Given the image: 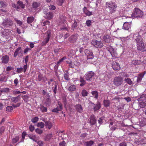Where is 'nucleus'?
<instances>
[{"instance_id": "nucleus-1", "label": "nucleus", "mask_w": 146, "mask_h": 146, "mask_svg": "<svg viewBox=\"0 0 146 146\" xmlns=\"http://www.w3.org/2000/svg\"><path fill=\"white\" fill-rule=\"evenodd\" d=\"M133 38L137 42L138 50L142 52L146 51V46L144 45L142 38L138 33L134 34L133 36Z\"/></svg>"}, {"instance_id": "nucleus-2", "label": "nucleus", "mask_w": 146, "mask_h": 146, "mask_svg": "<svg viewBox=\"0 0 146 146\" xmlns=\"http://www.w3.org/2000/svg\"><path fill=\"white\" fill-rule=\"evenodd\" d=\"M139 105L141 108H143L146 105V94H143L141 95L138 99Z\"/></svg>"}, {"instance_id": "nucleus-3", "label": "nucleus", "mask_w": 146, "mask_h": 146, "mask_svg": "<svg viewBox=\"0 0 146 146\" xmlns=\"http://www.w3.org/2000/svg\"><path fill=\"white\" fill-rule=\"evenodd\" d=\"M143 15V13L140 9L138 8H135L133 12L131 15V17L132 18L141 17Z\"/></svg>"}, {"instance_id": "nucleus-4", "label": "nucleus", "mask_w": 146, "mask_h": 146, "mask_svg": "<svg viewBox=\"0 0 146 146\" xmlns=\"http://www.w3.org/2000/svg\"><path fill=\"white\" fill-rule=\"evenodd\" d=\"M96 76L95 74L92 71H90L85 74V78L87 81H93Z\"/></svg>"}, {"instance_id": "nucleus-5", "label": "nucleus", "mask_w": 146, "mask_h": 146, "mask_svg": "<svg viewBox=\"0 0 146 146\" xmlns=\"http://www.w3.org/2000/svg\"><path fill=\"white\" fill-rule=\"evenodd\" d=\"M13 21L10 18H8L3 20L2 25L6 27L11 26L13 25Z\"/></svg>"}, {"instance_id": "nucleus-6", "label": "nucleus", "mask_w": 146, "mask_h": 146, "mask_svg": "<svg viewBox=\"0 0 146 146\" xmlns=\"http://www.w3.org/2000/svg\"><path fill=\"white\" fill-rule=\"evenodd\" d=\"M106 3L111 13H112L115 11L117 6L114 3L111 2L109 3Z\"/></svg>"}, {"instance_id": "nucleus-7", "label": "nucleus", "mask_w": 146, "mask_h": 146, "mask_svg": "<svg viewBox=\"0 0 146 146\" xmlns=\"http://www.w3.org/2000/svg\"><path fill=\"white\" fill-rule=\"evenodd\" d=\"M123 82V79L120 77H116L114 78L113 82L114 85L118 86L120 85Z\"/></svg>"}, {"instance_id": "nucleus-8", "label": "nucleus", "mask_w": 146, "mask_h": 146, "mask_svg": "<svg viewBox=\"0 0 146 146\" xmlns=\"http://www.w3.org/2000/svg\"><path fill=\"white\" fill-rule=\"evenodd\" d=\"M46 38L43 40L42 43L43 45H45L48 42L51 36V32L50 31H48L46 33Z\"/></svg>"}, {"instance_id": "nucleus-9", "label": "nucleus", "mask_w": 146, "mask_h": 146, "mask_svg": "<svg viewBox=\"0 0 146 146\" xmlns=\"http://www.w3.org/2000/svg\"><path fill=\"white\" fill-rule=\"evenodd\" d=\"M92 44L96 48H101L103 46V43L100 41L93 40L91 42Z\"/></svg>"}, {"instance_id": "nucleus-10", "label": "nucleus", "mask_w": 146, "mask_h": 146, "mask_svg": "<svg viewBox=\"0 0 146 146\" xmlns=\"http://www.w3.org/2000/svg\"><path fill=\"white\" fill-rule=\"evenodd\" d=\"M112 66L113 70H118L120 68L119 64L116 62H112Z\"/></svg>"}, {"instance_id": "nucleus-11", "label": "nucleus", "mask_w": 146, "mask_h": 146, "mask_svg": "<svg viewBox=\"0 0 146 146\" xmlns=\"http://www.w3.org/2000/svg\"><path fill=\"white\" fill-rule=\"evenodd\" d=\"M85 53L87 56L88 59H92L94 58L92 52L88 50H85Z\"/></svg>"}, {"instance_id": "nucleus-12", "label": "nucleus", "mask_w": 146, "mask_h": 146, "mask_svg": "<svg viewBox=\"0 0 146 146\" xmlns=\"http://www.w3.org/2000/svg\"><path fill=\"white\" fill-rule=\"evenodd\" d=\"M22 50L21 47H19L17 48L15 50L14 54V56L16 57L17 55H19L20 54H22Z\"/></svg>"}, {"instance_id": "nucleus-13", "label": "nucleus", "mask_w": 146, "mask_h": 146, "mask_svg": "<svg viewBox=\"0 0 146 146\" xmlns=\"http://www.w3.org/2000/svg\"><path fill=\"white\" fill-rule=\"evenodd\" d=\"M9 58L8 56L6 55L1 58V62L3 64H7L9 62Z\"/></svg>"}, {"instance_id": "nucleus-14", "label": "nucleus", "mask_w": 146, "mask_h": 146, "mask_svg": "<svg viewBox=\"0 0 146 146\" xmlns=\"http://www.w3.org/2000/svg\"><path fill=\"white\" fill-rule=\"evenodd\" d=\"M58 105L59 106H57L56 108L53 109L52 111L53 112H57L59 111H61L62 109V105L58 102Z\"/></svg>"}, {"instance_id": "nucleus-15", "label": "nucleus", "mask_w": 146, "mask_h": 146, "mask_svg": "<svg viewBox=\"0 0 146 146\" xmlns=\"http://www.w3.org/2000/svg\"><path fill=\"white\" fill-rule=\"evenodd\" d=\"M107 49L110 52L112 56H113V53H114L115 55H117V53L114 52V49L111 46H108L107 47Z\"/></svg>"}, {"instance_id": "nucleus-16", "label": "nucleus", "mask_w": 146, "mask_h": 146, "mask_svg": "<svg viewBox=\"0 0 146 146\" xmlns=\"http://www.w3.org/2000/svg\"><path fill=\"white\" fill-rule=\"evenodd\" d=\"M92 104L94 106V110L95 111H96L98 110L101 108L100 103L99 101L98 102L96 105H95L92 103Z\"/></svg>"}, {"instance_id": "nucleus-17", "label": "nucleus", "mask_w": 146, "mask_h": 146, "mask_svg": "<svg viewBox=\"0 0 146 146\" xmlns=\"http://www.w3.org/2000/svg\"><path fill=\"white\" fill-rule=\"evenodd\" d=\"M146 74V72L144 71L143 73H142L139 74L137 77V82H140L143 77L144 75Z\"/></svg>"}, {"instance_id": "nucleus-18", "label": "nucleus", "mask_w": 146, "mask_h": 146, "mask_svg": "<svg viewBox=\"0 0 146 146\" xmlns=\"http://www.w3.org/2000/svg\"><path fill=\"white\" fill-rule=\"evenodd\" d=\"M46 16H45V17L48 19H51L53 17V14L52 12H48L46 13H44Z\"/></svg>"}, {"instance_id": "nucleus-19", "label": "nucleus", "mask_w": 146, "mask_h": 146, "mask_svg": "<svg viewBox=\"0 0 146 146\" xmlns=\"http://www.w3.org/2000/svg\"><path fill=\"white\" fill-rule=\"evenodd\" d=\"M83 11L84 13L87 16H90L92 15V12L88 10L86 7H84Z\"/></svg>"}, {"instance_id": "nucleus-20", "label": "nucleus", "mask_w": 146, "mask_h": 146, "mask_svg": "<svg viewBox=\"0 0 146 146\" xmlns=\"http://www.w3.org/2000/svg\"><path fill=\"white\" fill-rule=\"evenodd\" d=\"M139 125L141 126H143L146 125V119L143 118L142 119H139Z\"/></svg>"}, {"instance_id": "nucleus-21", "label": "nucleus", "mask_w": 146, "mask_h": 146, "mask_svg": "<svg viewBox=\"0 0 146 146\" xmlns=\"http://www.w3.org/2000/svg\"><path fill=\"white\" fill-rule=\"evenodd\" d=\"M90 122L91 125H94L96 122V120L93 115H91L90 117Z\"/></svg>"}, {"instance_id": "nucleus-22", "label": "nucleus", "mask_w": 146, "mask_h": 146, "mask_svg": "<svg viewBox=\"0 0 146 146\" xmlns=\"http://www.w3.org/2000/svg\"><path fill=\"white\" fill-rule=\"evenodd\" d=\"M104 41L106 43H108L110 42V37L108 35L104 36L103 37Z\"/></svg>"}, {"instance_id": "nucleus-23", "label": "nucleus", "mask_w": 146, "mask_h": 146, "mask_svg": "<svg viewBox=\"0 0 146 146\" xmlns=\"http://www.w3.org/2000/svg\"><path fill=\"white\" fill-rule=\"evenodd\" d=\"M40 5V3L36 2H34L32 5L33 7L36 9L37 8L39 7Z\"/></svg>"}, {"instance_id": "nucleus-24", "label": "nucleus", "mask_w": 146, "mask_h": 146, "mask_svg": "<svg viewBox=\"0 0 146 146\" xmlns=\"http://www.w3.org/2000/svg\"><path fill=\"white\" fill-rule=\"evenodd\" d=\"M76 110L80 113H82L83 110L81 106L80 105H76L75 106Z\"/></svg>"}, {"instance_id": "nucleus-25", "label": "nucleus", "mask_w": 146, "mask_h": 146, "mask_svg": "<svg viewBox=\"0 0 146 146\" xmlns=\"http://www.w3.org/2000/svg\"><path fill=\"white\" fill-rule=\"evenodd\" d=\"M20 96L19 95L16 97L12 98H11V100L13 102L16 103L20 99Z\"/></svg>"}, {"instance_id": "nucleus-26", "label": "nucleus", "mask_w": 146, "mask_h": 146, "mask_svg": "<svg viewBox=\"0 0 146 146\" xmlns=\"http://www.w3.org/2000/svg\"><path fill=\"white\" fill-rule=\"evenodd\" d=\"M76 90V87L75 85H73L70 86L68 88V90L70 92L75 91Z\"/></svg>"}, {"instance_id": "nucleus-27", "label": "nucleus", "mask_w": 146, "mask_h": 146, "mask_svg": "<svg viewBox=\"0 0 146 146\" xmlns=\"http://www.w3.org/2000/svg\"><path fill=\"white\" fill-rule=\"evenodd\" d=\"M104 106L106 107H108L110 106V102L108 100H104Z\"/></svg>"}, {"instance_id": "nucleus-28", "label": "nucleus", "mask_w": 146, "mask_h": 146, "mask_svg": "<svg viewBox=\"0 0 146 146\" xmlns=\"http://www.w3.org/2000/svg\"><path fill=\"white\" fill-rule=\"evenodd\" d=\"M14 20L19 26L22 27V25H23V23L22 21L17 18H14Z\"/></svg>"}, {"instance_id": "nucleus-29", "label": "nucleus", "mask_w": 146, "mask_h": 146, "mask_svg": "<svg viewBox=\"0 0 146 146\" xmlns=\"http://www.w3.org/2000/svg\"><path fill=\"white\" fill-rule=\"evenodd\" d=\"M45 123L46 126L49 129H50L52 126V124L50 121H46Z\"/></svg>"}, {"instance_id": "nucleus-30", "label": "nucleus", "mask_w": 146, "mask_h": 146, "mask_svg": "<svg viewBox=\"0 0 146 146\" xmlns=\"http://www.w3.org/2000/svg\"><path fill=\"white\" fill-rule=\"evenodd\" d=\"M34 20V18L33 17H29L27 19V23L29 24L31 23Z\"/></svg>"}, {"instance_id": "nucleus-31", "label": "nucleus", "mask_w": 146, "mask_h": 146, "mask_svg": "<svg viewBox=\"0 0 146 146\" xmlns=\"http://www.w3.org/2000/svg\"><path fill=\"white\" fill-rule=\"evenodd\" d=\"M38 80L39 81H44V77L42 74H38Z\"/></svg>"}, {"instance_id": "nucleus-32", "label": "nucleus", "mask_w": 146, "mask_h": 146, "mask_svg": "<svg viewBox=\"0 0 146 146\" xmlns=\"http://www.w3.org/2000/svg\"><path fill=\"white\" fill-rule=\"evenodd\" d=\"M92 95L93 97L96 99H97L98 97V93L96 91H93L91 92Z\"/></svg>"}, {"instance_id": "nucleus-33", "label": "nucleus", "mask_w": 146, "mask_h": 146, "mask_svg": "<svg viewBox=\"0 0 146 146\" xmlns=\"http://www.w3.org/2000/svg\"><path fill=\"white\" fill-rule=\"evenodd\" d=\"M10 89L9 88H4L1 89V92L2 93H7L9 92Z\"/></svg>"}, {"instance_id": "nucleus-34", "label": "nucleus", "mask_w": 146, "mask_h": 146, "mask_svg": "<svg viewBox=\"0 0 146 146\" xmlns=\"http://www.w3.org/2000/svg\"><path fill=\"white\" fill-rule=\"evenodd\" d=\"M64 79L66 80H70L68 77V71H66V73H64Z\"/></svg>"}, {"instance_id": "nucleus-35", "label": "nucleus", "mask_w": 146, "mask_h": 146, "mask_svg": "<svg viewBox=\"0 0 146 146\" xmlns=\"http://www.w3.org/2000/svg\"><path fill=\"white\" fill-rule=\"evenodd\" d=\"M93 143L94 141H90L85 142V144L87 146H91L93 145Z\"/></svg>"}, {"instance_id": "nucleus-36", "label": "nucleus", "mask_w": 146, "mask_h": 146, "mask_svg": "<svg viewBox=\"0 0 146 146\" xmlns=\"http://www.w3.org/2000/svg\"><path fill=\"white\" fill-rule=\"evenodd\" d=\"M82 96L83 97L86 96L88 94V92L85 90H83L81 92Z\"/></svg>"}, {"instance_id": "nucleus-37", "label": "nucleus", "mask_w": 146, "mask_h": 146, "mask_svg": "<svg viewBox=\"0 0 146 146\" xmlns=\"http://www.w3.org/2000/svg\"><path fill=\"white\" fill-rule=\"evenodd\" d=\"M52 137V136L51 134H48L46 136V137L45 138V141H48Z\"/></svg>"}, {"instance_id": "nucleus-38", "label": "nucleus", "mask_w": 146, "mask_h": 146, "mask_svg": "<svg viewBox=\"0 0 146 146\" xmlns=\"http://www.w3.org/2000/svg\"><path fill=\"white\" fill-rule=\"evenodd\" d=\"M19 136H16L12 139V142L13 143H17L19 140Z\"/></svg>"}, {"instance_id": "nucleus-39", "label": "nucleus", "mask_w": 146, "mask_h": 146, "mask_svg": "<svg viewBox=\"0 0 146 146\" xmlns=\"http://www.w3.org/2000/svg\"><path fill=\"white\" fill-rule=\"evenodd\" d=\"M104 77L107 80H108L111 77V74L109 73H106Z\"/></svg>"}, {"instance_id": "nucleus-40", "label": "nucleus", "mask_w": 146, "mask_h": 146, "mask_svg": "<svg viewBox=\"0 0 146 146\" xmlns=\"http://www.w3.org/2000/svg\"><path fill=\"white\" fill-rule=\"evenodd\" d=\"M141 62L140 60H133L132 61V63L135 65H137L139 64Z\"/></svg>"}, {"instance_id": "nucleus-41", "label": "nucleus", "mask_w": 146, "mask_h": 146, "mask_svg": "<svg viewBox=\"0 0 146 146\" xmlns=\"http://www.w3.org/2000/svg\"><path fill=\"white\" fill-rule=\"evenodd\" d=\"M44 124L42 122H39L38 123L37 126L38 127H40V128H42L44 127Z\"/></svg>"}, {"instance_id": "nucleus-42", "label": "nucleus", "mask_w": 146, "mask_h": 146, "mask_svg": "<svg viewBox=\"0 0 146 146\" xmlns=\"http://www.w3.org/2000/svg\"><path fill=\"white\" fill-rule=\"evenodd\" d=\"M17 4L22 8H24L25 7V5L23 4V3L20 1H19L17 2Z\"/></svg>"}, {"instance_id": "nucleus-43", "label": "nucleus", "mask_w": 146, "mask_h": 146, "mask_svg": "<svg viewBox=\"0 0 146 146\" xmlns=\"http://www.w3.org/2000/svg\"><path fill=\"white\" fill-rule=\"evenodd\" d=\"M40 109L41 111L42 112H46L47 111L46 108L43 106H41L40 107Z\"/></svg>"}, {"instance_id": "nucleus-44", "label": "nucleus", "mask_w": 146, "mask_h": 146, "mask_svg": "<svg viewBox=\"0 0 146 146\" xmlns=\"http://www.w3.org/2000/svg\"><path fill=\"white\" fill-rule=\"evenodd\" d=\"M66 57L64 56L62 58L60 59L57 62V65H59V64L61 62H62L64 60H65L66 59Z\"/></svg>"}, {"instance_id": "nucleus-45", "label": "nucleus", "mask_w": 146, "mask_h": 146, "mask_svg": "<svg viewBox=\"0 0 146 146\" xmlns=\"http://www.w3.org/2000/svg\"><path fill=\"white\" fill-rule=\"evenodd\" d=\"M29 138L33 140L34 141H35V142H36V140L37 139L36 137V136L35 135H32V136H29Z\"/></svg>"}, {"instance_id": "nucleus-46", "label": "nucleus", "mask_w": 146, "mask_h": 146, "mask_svg": "<svg viewBox=\"0 0 146 146\" xmlns=\"http://www.w3.org/2000/svg\"><path fill=\"white\" fill-rule=\"evenodd\" d=\"M38 118L37 117H35L32 119L31 121L33 123L36 122L38 120Z\"/></svg>"}, {"instance_id": "nucleus-47", "label": "nucleus", "mask_w": 146, "mask_h": 146, "mask_svg": "<svg viewBox=\"0 0 146 146\" xmlns=\"http://www.w3.org/2000/svg\"><path fill=\"white\" fill-rule=\"evenodd\" d=\"M92 22L91 20H88L86 21V25L88 27H90Z\"/></svg>"}, {"instance_id": "nucleus-48", "label": "nucleus", "mask_w": 146, "mask_h": 146, "mask_svg": "<svg viewBox=\"0 0 146 146\" xmlns=\"http://www.w3.org/2000/svg\"><path fill=\"white\" fill-rule=\"evenodd\" d=\"M13 110V108L11 106H8L6 108V111H11Z\"/></svg>"}, {"instance_id": "nucleus-49", "label": "nucleus", "mask_w": 146, "mask_h": 146, "mask_svg": "<svg viewBox=\"0 0 146 146\" xmlns=\"http://www.w3.org/2000/svg\"><path fill=\"white\" fill-rule=\"evenodd\" d=\"M35 131L36 132V133L40 134H41L43 132V131L42 130L38 128H37L36 129Z\"/></svg>"}, {"instance_id": "nucleus-50", "label": "nucleus", "mask_w": 146, "mask_h": 146, "mask_svg": "<svg viewBox=\"0 0 146 146\" xmlns=\"http://www.w3.org/2000/svg\"><path fill=\"white\" fill-rule=\"evenodd\" d=\"M123 28L125 30H128V23H127L125 22L123 25Z\"/></svg>"}, {"instance_id": "nucleus-51", "label": "nucleus", "mask_w": 146, "mask_h": 146, "mask_svg": "<svg viewBox=\"0 0 146 146\" xmlns=\"http://www.w3.org/2000/svg\"><path fill=\"white\" fill-rule=\"evenodd\" d=\"M22 98L25 102H27L28 101V97L27 95H24V96H23Z\"/></svg>"}, {"instance_id": "nucleus-52", "label": "nucleus", "mask_w": 146, "mask_h": 146, "mask_svg": "<svg viewBox=\"0 0 146 146\" xmlns=\"http://www.w3.org/2000/svg\"><path fill=\"white\" fill-rule=\"evenodd\" d=\"M60 19L61 22L63 23L65 21L66 17L62 15L60 16Z\"/></svg>"}, {"instance_id": "nucleus-53", "label": "nucleus", "mask_w": 146, "mask_h": 146, "mask_svg": "<svg viewBox=\"0 0 146 146\" xmlns=\"http://www.w3.org/2000/svg\"><path fill=\"white\" fill-rule=\"evenodd\" d=\"M23 68H17V72L18 73H21L23 70Z\"/></svg>"}, {"instance_id": "nucleus-54", "label": "nucleus", "mask_w": 146, "mask_h": 146, "mask_svg": "<svg viewBox=\"0 0 146 146\" xmlns=\"http://www.w3.org/2000/svg\"><path fill=\"white\" fill-rule=\"evenodd\" d=\"M77 26V23L76 20L74 21V23L72 26V28H75Z\"/></svg>"}, {"instance_id": "nucleus-55", "label": "nucleus", "mask_w": 146, "mask_h": 146, "mask_svg": "<svg viewBox=\"0 0 146 146\" xmlns=\"http://www.w3.org/2000/svg\"><path fill=\"white\" fill-rule=\"evenodd\" d=\"M37 142L39 146H42L43 145V142L41 141H38Z\"/></svg>"}, {"instance_id": "nucleus-56", "label": "nucleus", "mask_w": 146, "mask_h": 146, "mask_svg": "<svg viewBox=\"0 0 146 146\" xmlns=\"http://www.w3.org/2000/svg\"><path fill=\"white\" fill-rule=\"evenodd\" d=\"M49 8L50 10H54L56 9V7L53 5H50L49 6Z\"/></svg>"}, {"instance_id": "nucleus-57", "label": "nucleus", "mask_w": 146, "mask_h": 146, "mask_svg": "<svg viewBox=\"0 0 146 146\" xmlns=\"http://www.w3.org/2000/svg\"><path fill=\"white\" fill-rule=\"evenodd\" d=\"M21 92L17 90H14L13 91V94L14 95L18 94L21 93Z\"/></svg>"}, {"instance_id": "nucleus-58", "label": "nucleus", "mask_w": 146, "mask_h": 146, "mask_svg": "<svg viewBox=\"0 0 146 146\" xmlns=\"http://www.w3.org/2000/svg\"><path fill=\"white\" fill-rule=\"evenodd\" d=\"M66 143V142L63 141L59 143V146H65Z\"/></svg>"}, {"instance_id": "nucleus-59", "label": "nucleus", "mask_w": 146, "mask_h": 146, "mask_svg": "<svg viewBox=\"0 0 146 146\" xmlns=\"http://www.w3.org/2000/svg\"><path fill=\"white\" fill-rule=\"evenodd\" d=\"M31 50V48L27 47L24 50V52L25 54L27 53L29 51H30Z\"/></svg>"}, {"instance_id": "nucleus-60", "label": "nucleus", "mask_w": 146, "mask_h": 146, "mask_svg": "<svg viewBox=\"0 0 146 146\" xmlns=\"http://www.w3.org/2000/svg\"><path fill=\"white\" fill-rule=\"evenodd\" d=\"M52 89L53 90L54 93L55 94L56 93V91H57V85H56L55 87H52Z\"/></svg>"}, {"instance_id": "nucleus-61", "label": "nucleus", "mask_w": 146, "mask_h": 146, "mask_svg": "<svg viewBox=\"0 0 146 146\" xmlns=\"http://www.w3.org/2000/svg\"><path fill=\"white\" fill-rule=\"evenodd\" d=\"M27 68V64H26L25 65H24L23 66V69H24L23 71L24 72H25L26 71V70Z\"/></svg>"}, {"instance_id": "nucleus-62", "label": "nucleus", "mask_w": 146, "mask_h": 146, "mask_svg": "<svg viewBox=\"0 0 146 146\" xmlns=\"http://www.w3.org/2000/svg\"><path fill=\"white\" fill-rule=\"evenodd\" d=\"M29 129L31 131H33L34 130L35 128H34V127L33 126H32V125H31L29 127Z\"/></svg>"}, {"instance_id": "nucleus-63", "label": "nucleus", "mask_w": 146, "mask_h": 146, "mask_svg": "<svg viewBox=\"0 0 146 146\" xmlns=\"http://www.w3.org/2000/svg\"><path fill=\"white\" fill-rule=\"evenodd\" d=\"M65 0H59L58 2V4L59 5H61L64 2Z\"/></svg>"}, {"instance_id": "nucleus-64", "label": "nucleus", "mask_w": 146, "mask_h": 146, "mask_svg": "<svg viewBox=\"0 0 146 146\" xmlns=\"http://www.w3.org/2000/svg\"><path fill=\"white\" fill-rule=\"evenodd\" d=\"M29 57V56H27L25 57V62L26 64H27V63L28 62V58Z\"/></svg>"}]
</instances>
